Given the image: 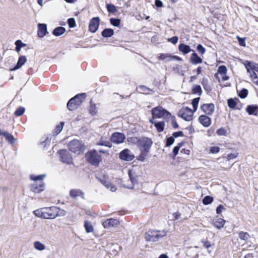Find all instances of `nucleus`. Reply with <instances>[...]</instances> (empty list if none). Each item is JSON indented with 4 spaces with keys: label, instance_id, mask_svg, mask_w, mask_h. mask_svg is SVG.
Instances as JSON below:
<instances>
[{
    "label": "nucleus",
    "instance_id": "56",
    "mask_svg": "<svg viewBox=\"0 0 258 258\" xmlns=\"http://www.w3.org/2000/svg\"><path fill=\"white\" fill-rule=\"evenodd\" d=\"M220 148L218 147H212L211 148L210 152L212 153H217L219 152Z\"/></svg>",
    "mask_w": 258,
    "mask_h": 258
},
{
    "label": "nucleus",
    "instance_id": "38",
    "mask_svg": "<svg viewBox=\"0 0 258 258\" xmlns=\"http://www.w3.org/2000/svg\"><path fill=\"white\" fill-rule=\"evenodd\" d=\"M84 227L87 233H90L93 231L94 229L90 222L86 221L84 223Z\"/></svg>",
    "mask_w": 258,
    "mask_h": 258
},
{
    "label": "nucleus",
    "instance_id": "44",
    "mask_svg": "<svg viewBox=\"0 0 258 258\" xmlns=\"http://www.w3.org/2000/svg\"><path fill=\"white\" fill-rule=\"evenodd\" d=\"M25 111L24 107L20 106L18 107L14 112V115L16 116H20L23 115Z\"/></svg>",
    "mask_w": 258,
    "mask_h": 258
},
{
    "label": "nucleus",
    "instance_id": "13",
    "mask_svg": "<svg viewBox=\"0 0 258 258\" xmlns=\"http://www.w3.org/2000/svg\"><path fill=\"white\" fill-rule=\"evenodd\" d=\"M100 24V18L98 17L92 18L89 24V31L95 33L98 30Z\"/></svg>",
    "mask_w": 258,
    "mask_h": 258
},
{
    "label": "nucleus",
    "instance_id": "52",
    "mask_svg": "<svg viewBox=\"0 0 258 258\" xmlns=\"http://www.w3.org/2000/svg\"><path fill=\"white\" fill-rule=\"evenodd\" d=\"M201 242L203 244L204 246L206 248H209L211 246V244L210 242L207 240L202 239L201 240Z\"/></svg>",
    "mask_w": 258,
    "mask_h": 258
},
{
    "label": "nucleus",
    "instance_id": "63",
    "mask_svg": "<svg viewBox=\"0 0 258 258\" xmlns=\"http://www.w3.org/2000/svg\"><path fill=\"white\" fill-rule=\"evenodd\" d=\"M98 152L100 153L108 154V150H105L104 149H98Z\"/></svg>",
    "mask_w": 258,
    "mask_h": 258
},
{
    "label": "nucleus",
    "instance_id": "16",
    "mask_svg": "<svg viewBox=\"0 0 258 258\" xmlns=\"http://www.w3.org/2000/svg\"><path fill=\"white\" fill-rule=\"evenodd\" d=\"M125 137L123 134L119 133H115L112 134L111 137V141L114 143L120 144L123 142Z\"/></svg>",
    "mask_w": 258,
    "mask_h": 258
},
{
    "label": "nucleus",
    "instance_id": "5",
    "mask_svg": "<svg viewBox=\"0 0 258 258\" xmlns=\"http://www.w3.org/2000/svg\"><path fill=\"white\" fill-rule=\"evenodd\" d=\"M86 96L85 93H82L78 94L72 98L67 103V107L68 109L70 111L77 109L85 101Z\"/></svg>",
    "mask_w": 258,
    "mask_h": 258
},
{
    "label": "nucleus",
    "instance_id": "39",
    "mask_svg": "<svg viewBox=\"0 0 258 258\" xmlns=\"http://www.w3.org/2000/svg\"><path fill=\"white\" fill-rule=\"evenodd\" d=\"M15 44L16 45V51L18 52H19L20 51L21 47L25 46L26 45V44L23 43L22 41L20 40H17L15 42Z\"/></svg>",
    "mask_w": 258,
    "mask_h": 258
},
{
    "label": "nucleus",
    "instance_id": "3",
    "mask_svg": "<svg viewBox=\"0 0 258 258\" xmlns=\"http://www.w3.org/2000/svg\"><path fill=\"white\" fill-rule=\"evenodd\" d=\"M59 208L52 206L37 209L33 213L36 216L43 219H53L59 216Z\"/></svg>",
    "mask_w": 258,
    "mask_h": 258
},
{
    "label": "nucleus",
    "instance_id": "11",
    "mask_svg": "<svg viewBox=\"0 0 258 258\" xmlns=\"http://www.w3.org/2000/svg\"><path fill=\"white\" fill-rule=\"evenodd\" d=\"M128 174L131 184H124L123 185L126 188L133 189L134 187L135 184L138 183V176L136 175L135 172L133 170H129L128 171Z\"/></svg>",
    "mask_w": 258,
    "mask_h": 258
},
{
    "label": "nucleus",
    "instance_id": "27",
    "mask_svg": "<svg viewBox=\"0 0 258 258\" xmlns=\"http://www.w3.org/2000/svg\"><path fill=\"white\" fill-rule=\"evenodd\" d=\"M88 111L89 113L92 116H94L96 115L98 111L96 105L92 101V100H91L90 101V105L88 107Z\"/></svg>",
    "mask_w": 258,
    "mask_h": 258
},
{
    "label": "nucleus",
    "instance_id": "7",
    "mask_svg": "<svg viewBox=\"0 0 258 258\" xmlns=\"http://www.w3.org/2000/svg\"><path fill=\"white\" fill-rule=\"evenodd\" d=\"M87 161L94 166H98L102 160L101 156L95 150H93L86 153Z\"/></svg>",
    "mask_w": 258,
    "mask_h": 258
},
{
    "label": "nucleus",
    "instance_id": "10",
    "mask_svg": "<svg viewBox=\"0 0 258 258\" xmlns=\"http://www.w3.org/2000/svg\"><path fill=\"white\" fill-rule=\"evenodd\" d=\"M200 110L205 115L211 116L215 111V105L213 103H203L200 106Z\"/></svg>",
    "mask_w": 258,
    "mask_h": 258
},
{
    "label": "nucleus",
    "instance_id": "54",
    "mask_svg": "<svg viewBox=\"0 0 258 258\" xmlns=\"http://www.w3.org/2000/svg\"><path fill=\"white\" fill-rule=\"evenodd\" d=\"M237 38L238 40L239 44L240 45L242 46H245V39L240 38L239 36L237 37Z\"/></svg>",
    "mask_w": 258,
    "mask_h": 258
},
{
    "label": "nucleus",
    "instance_id": "26",
    "mask_svg": "<svg viewBox=\"0 0 258 258\" xmlns=\"http://www.w3.org/2000/svg\"><path fill=\"white\" fill-rule=\"evenodd\" d=\"M246 111L249 115H256L258 113V106L256 105H248Z\"/></svg>",
    "mask_w": 258,
    "mask_h": 258
},
{
    "label": "nucleus",
    "instance_id": "8",
    "mask_svg": "<svg viewBox=\"0 0 258 258\" xmlns=\"http://www.w3.org/2000/svg\"><path fill=\"white\" fill-rule=\"evenodd\" d=\"M194 111L188 107H182L178 112V116L186 121H190L193 119Z\"/></svg>",
    "mask_w": 258,
    "mask_h": 258
},
{
    "label": "nucleus",
    "instance_id": "43",
    "mask_svg": "<svg viewBox=\"0 0 258 258\" xmlns=\"http://www.w3.org/2000/svg\"><path fill=\"white\" fill-rule=\"evenodd\" d=\"M200 99V97H197V98H194L191 101V104H192V105L193 107V109H192V110L194 112H195L197 110L198 107V104H199Z\"/></svg>",
    "mask_w": 258,
    "mask_h": 258
},
{
    "label": "nucleus",
    "instance_id": "41",
    "mask_svg": "<svg viewBox=\"0 0 258 258\" xmlns=\"http://www.w3.org/2000/svg\"><path fill=\"white\" fill-rule=\"evenodd\" d=\"M106 8L109 13H115L117 11L116 7L111 4H107Z\"/></svg>",
    "mask_w": 258,
    "mask_h": 258
},
{
    "label": "nucleus",
    "instance_id": "29",
    "mask_svg": "<svg viewBox=\"0 0 258 258\" xmlns=\"http://www.w3.org/2000/svg\"><path fill=\"white\" fill-rule=\"evenodd\" d=\"M178 49L179 51L183 54H187L191 51L189 46L183 43H180L178 46Z\"/></svg>",
    "mask_w": 258,
    "mask_h": 258
},
{
    "label": "nucleus",
    "instance_id": "37",
    "mask_svg": "<svg viewBox=\"0 0 258 258\" xmlns=\"http://www.w3.org/2000/svg\"><path fill=\"white\" fill-rule=\"evenodd\" d=\"M34 246L38 250L42 251L45 249V246L39 241H35L34 243Z\"/></svg>",
    "mask_w": 258,
    "mask_h": 258
},
{
    "label": "nucleus",
    "instance_id": "28",
    "mask_svg": "<svg viewBox=\"0 0 258 258\" xmlns=\"http://www.w3.org/2000/svg\"><path fill=\"white\" fill-rule=\"evenodd\" d=\"M190 62L194 64L201 63L203 61V59L196 52L191 54L190 57Z\"/></svg>",
    "mask_w": 258,
    "mask_h": 258
},
{
    "label": "nucleus",
    "instance_id": "25",
    "mask_svg": "<svg viewBox=\"0 0 258 258\" xmlns=\"http://www.w3.org/2000/svg\"><path fill=\"white\" fill-rule=\"evenodd\" d=\"M169 58L168 61L173 60L174 59L180 60V58L179 56H172L168 53H160L159 55L158 56L157 58L159 60H164L167 58Z\"/></svg>",
    "mask_w": 258,
    "mask_h": 258
},
{
    "label": "nucleus",
    "instance_id": "47",
    "mask_svg": "<svg viewBox=\"0 0 258 258\" xmlns=\"http://www.w3.org/2000/svg\"><path fill=\"white\" fill-rule=\"evenodd\" d=\"M213 201V198L210 196H206L203 199V203L204 205H208L211 204Z\"/></svg>",
    "mask_w": 258,
    "mask_h": 258
},
{
    "label": "nucleus",
    "instance_id": "17",
    "mask_svg": "<svg viewBox=\"0 0 258 258\" xmlns=\"http://www.w3.org/2000/svg\"><path fill=\"white\" fill-rule=\"evenodd\" d=\"M98 180L104 185L108 189H110L111 191H115L116 190V187L115 185H112L106 179L105 177H102L101 178L97 177Z\"/></svg>",
    "mask_w": 258,
    "mask_h": 258
},
{
    "label": "nucleus",
    "instance_id": "36",
    "mask_svg": "<svg viewBox=\"0 0 258 258\" xmlns=\"http://www.w3.org/2000/svg\"><path fill=\"white\" fill-rule=\"evenodd\" d=\"M224 224H225V220L221 218H219V219H218L217 220H216L214 222V225L218 229H220L223 227Z\"/></svg>",
    "mask_w": 258,
    "mask_h": 258
},
{
    "label": "nucleus",
    "instance_id": "15",
    "mask_svg": "<svg viewBox=\"0 0 258 258\" xmlns=\"http://www.w3.org/2000/svg\"><path fill=\"white\" fill-rule=\"evenodd\" d=\"M45 188V183L43 181L38 183H34L30 186L31 190L34 192L40 193L43 191Z\"/></svg>",
    "mask_w": 258,
    "mask_h": 258
},
{
    "label": "nucleus",
    "instance_id": "55",
    "mask_svg": "<svg viewBox=\"0 0 258 258\" xmlns=\"http://www.w3.org/2000/svg\"><path fill=\"white\" fill-rule=\"evenodd\" d=\"M225 210V208H224V207L222 205H220L219 206H218L216 209V213L217 214H220L222 212V210Z\"/></svg>",
    "mask_w": 258,
    "mask_h": 258
},
{
    "label": "nucleus",
    "instance_id": "30",
    "mask_svg": "<svg viewBox=\"0 0 258 258\" xmlns=\"http://www.w3.org/2000/svg\"><path fill=\"white\" fill-rule=\"evenodd\" d=\"M114 34V31L110 28H106L104 29L102 32L101 35L103 37L107 38L110 37Z\"/></svg>",
    "mask_w": 258,
    "mask_h": 258
},
{
    "label": "nucleus",
    "instance_id": "64",
    "mask_svg": "<svg viewBox=\"0 0 258 258\" xmlns=\"http://www.w3.org/2000/svg\"><path fill=\"white\" fill-rule=\"evenodd\" d=\"M180 152L181 153H184V154H187V155H188L189 154V152H190V151L188 150H186L185 149H182L181 151H180Z\"/></svg>",
    "mask_w": 258,
    "mask_h": 258
},
{
    "label": "nucleus",
    "instance_id": "51",
    "mask_svg": "<svg viewBox=\"0 0 258 258\" xmlns=\"http://www.w3.org/2000/svg\"><path fill=\"white\" fill-rule=\"evenodd\" d=\"M174 142V139L173 137H170L166 139V146L168 147L171 146L173 144Z\"/></svg>",
    "mask_w": 258,
    "mask_h": 258
},
{
    "label": "nucleus",
    "instance_id": "6",
    "mask_svg": "<svg viewBox=\"0 0 258 258\" xmlns=\"http://www.w3.org/2000/svg\"><path fill=\"white\" fill-rule=\"evenodd\" d=\"M167 233L165 230H149L145 234V238L148 241L156 242L165 236Z\"/></svg>",
    "mask_w": 258,
    "mask_h": 258
},
{
    "label": "nucleus",
    "instance_id": "19",
    "mask_svg": "<svg viewBox=\"0 0 258 258\" xmlns=\"http://www.w3.org/2000/svg\"><path fill=\"white\" fill-rule=\"evenodd\" d=\"M70 196L74 199H77L78 198L84 199V193L80 189H72L70 191Z\"/></svg>",
    "mask_w": 258,
    "mask_h": 258
},
{
    "label": "nucleus",
    "instance_id": "61",
    "mask_svg": "<svg viewBox=\"0 0 258 258\" xmlns=\"http://www.w3.org/2000/svg\"><path fill=\"white\" fill-rule=\"evenodd\" d=\"M64 122H60L58 125L56 126L55 129H62L64 126Z\"/></svg>",
    "mask_w": 258,
    "mask_h": 258
},
{
    "label": "nucleus",
    "instance_id": "50",
    "mask_svg": "<svg viewBox=\"0 0 258 258\" xmlns=\"http://www.w3.org/2000/svg\"><path fill=\"white\" fill-rule=\"evenodd\" d=\"M183 145L182 143H179L178 145L176 146H175L174 148H173V156L175 157L176 156L178 153V151H179V149L180 148V147H181V146Z\"/></svg>",
    "mask_w": 258,
    "mask_h": 258
},
{
    "label": "nucleus",
    "instance_id": "48",
    "mask_svg": "<svg viewBox=\"0 0 258 258\" xmlns=\"http://www.w3.org/2000/svg\"><path fill=\"white\" fill-rule=\"evenodd\" d=\"M197 50L201 55H203L206 52V49L201 44H198L197 47Z\"/></svg>",
    "mask_w": 258,
    "mask_h": 258
},
{
    "label": "nucleus",
    "instance_id": "57",
    "mask_svg": "<svg viewBox=\"0 0 258 258\" xmlns=\"http://www.w3.org/2000/svg\"><path fill=\"white\" fill-rule=\"evenodd\" d=\"M193 72H196L197 75L198 76L202 74V67L201 66H199L197 69L194 70Z\"/></svg>",
    "mask_w": 258,
    "mask_h": 258
},
{
    "label": "nucleus",
    "instance_id": "9",
    "mask_svg": "<svg viewBox=\"0 0 258 258\" xmlns=\"http://www.w3.org/2000/svg\"><path fill=\"white\" fill-rule=\"evenodd\" d=\"M69 149L77 154H80L83 152V146L79 140H74L68 145Z\"/></svg>",
    "mask_w": 258,
    "mask_h": 258
},
{
    "label": "nucleus",
    "instance_id": "53",
    "mask_svg": "<svg viewBox=\"0 0 258 258\" xmlns=\"http://www.w3.org/2000/svg\"><path fill=\"white\" fill-rule=\"evenodd\" d=\"M178 40V37H177V36H173V37H171L170 38H169L168 39V41L169 42H171L172 43H173L174 44H175L176 43H177Z\"/></svg>",
    "mask_w": 258,
    "mask_h": 258
},
{
    "label": "nucleus",
    "instance_id": "31",
    "mask_svg": "<svg viewBox=\"0 0 258 258\" xmlns=\"http://www.w3.org/2000/svg\"><path fill=\"white\" fill-rule=\"evenodd\" d=\"M66 32V29L62 27L55 28L52 32L53 35L55 36H59L62 35Z\"/></svg>",
    "mask_w": 258,
    "mask_h": 258
},
{
    "label": "nucleus",
    "instance_id": "32",
    "mask_svg": "<svg viewBox=\"0 0 258 258\" xmlns=\"http://www.w3.org/2000/svg\"><path fill=\"white\" fill-rule=\"evenodd\" d=\"M45 174H40L38 175H35L34 174L30 175V178L31 180L33 181L39 180L40 181H43L44 178L46 177Z\"/></svg>",
    "mask_w": 258,
    "mask_h": 258
},
{
    "label": "nucleus",
    "instance_id": "60",
    "mask_svg": "<svg viewBox=\"0 0 258 258\" xmlns=\"http://www.w3.org/2000/svg\"><path fill=\"white\" fill-rule=\"evenodd\" d=\"M183 135V133L181 131L175 132L173 134V137L176 138L179 136H182Z\"/></svg>",
    "mask_w": 258,
    "mask_h": 258
},
{
    "label": "nucleus",
    "instance_id": "62",
    "mask_svg": "<svg viewBox=\"0 0 258 258\" xmlns=\"http://www.w3.org/2000/svg\"><path fill=\"white\" fill-rule=\"evenodd\" d=\"M237 156V154H230L228 155V157L229 159L235 158Z\"/></svg>",
    "mask_w": 258,
    "mask_h": 258
},
{
    "label": "nucleus",
    "instance_id": "59",
    "mask_svg": "<svg viewBox=\"0 0 258 258\" xmlns=\"http://www.w3.org/2000/svg\"><path fill=\"white\" fill-rule=\"evenodd\" d=\"M155 4L157 7H162L163 6L162 2L160 0H155Z\"/></svg>",
    "mask_w": 258,
    "mask_h": 258
},
{
    "label": "nucleus",
    "instance_id": "34",
    "mask_svg": "<svg viewBox=\"0 0 258 258\" xmlns=\"http://www.w3.org/2000/svg\"><path fill=\"white\" fill-rule=\"evenodd\" d=\"M192 93L194 94H198L199 95H201L202 93V90L201 86L199 85H194L192 90Z\"/></svg>",
    "mask_w": 258,
    "mask_h": 258
},
{
    "label": "nucleus",
    "instance_id": "4",
    "mask_svg": "<svg viewBox=\"0 0 258 258\" xmlns=\"http://www.w3.org/2000/svg\"><path fill=\"white\" fill-rule=\"evenodd\" d=\"M253 84L258 86V63L246 60L243 63Z\"/></svg>",
    "mask_w": 258,
    "mask_h": 258
},
{
    "label": "nucleus",
    "instance_id": "12",
    "mask_svg": "<svg viewBox=\"0 0 258 258\" xmlns=\"http://www.w3.org/2000/svg\"><path fill=\"white\" fill-rule=\"evenodd\" d=\"M60 160L63 163L70 164L72 162V157L70 153L65 150H60L58 152Z\"/></svg>",
    "mask_w": 258,
    "mask_h": 258
},
{
    "label": "nucleus",
    "instance_id": "1",
    "mask_svg": "<svg viewBox=\"0 0 258 258\" xmlns=\"http://www.w3.org/2000/svg\"><path fill=\"white\" fill-rule=\"evenodd\" d=\"M151 112L152 118L149 119V122L154 125L156 129L178 127L175 116L162 106L153 108Z\"/></svg>",
    "mask_w": 258,
    "mask_h": 258
},
{
    "label": "nucleus",
    "instance_id": "21",
    "mask_svg": "<svg viewBox=\"0 0 258 258\" xmlns=\"http://www.w3.org/2000/svg\"><path fill=\"white\" fill-rule=\"evenodd\" d=\"M48 32L47 26L45 24H39L38 25L37 35L39 38H43Z\"/></svg>",
    "mask_w": 258,
    "mask_h": 258
},
{
    "label": "nucleus",
    "instance_id": "14",
    "mask_svg": "<svg viewBox=\"0 0 258 258\" xmlns=\"http://www.w3.org/2000/svg\"><path fill=\"white\" fill-rule=\"evenodd\" d=\"M119 158L121 160L129 161H132L135 158V156L131 153V151L126 149L120 153Z\"/></svg>",
    "mask_w": 258,
    "mask_h": 258
},
{
    "label": "nucleus",
    "instance_id": "58",
    "mask_svg": "<svg viewBox=\"0 0 258 258\" xmlns=\"http://www.w3.org/2000/svg\"><path fill=\"white\" fill-rule=\"evenodd\" d=\"M216 134L218 136H226L227 134L226 130H217Z\"/></svg>",
    "mask_w": 258,
    "mask_h": 258
},
{
    "label": "nucleus",
    "instance_id": "35",
    "mask_svg": "<svg viewBox=\"0 0 258 258\" xmlns=\"http://www.w3.org/2000/svg\"><path fill=\"white\" fill-rule=\"evenodd\" d=\"M97 146H102L110 148L112 146L111 142L101 139L100 141L96 144Z\"/></svg>",
    "mask_w": 258,
    "mask_h": 258
},
{
    "label": "nucleus",
    "instance_id": "23",
    "mask_svg": "<svg viewBox=\"0 0 258 258\" xmlns=\"http://www.w3.org/2000/svg\"><path fill=\"white\" fill-rule=\"evenodd\" d=\"M227 69L225 66H220L218 69V72L222 75V80L223 81H227L229 79V77L227 76Z\"/></svg>",
    "mask_w": 258,
    "mask_h": 258
},
{
    "label": "nucleus",
    "instance_id": "45",
    "mask_svg": "<svg viewBox=\"0 0 258 258\" xmlns=\"http://www.w3.org/2000/svg\"><path fill=\"white\" fill-rule=\"evenodd\" d=\"M228 106L230 108H235L236 105H237V102L235 100L230 98L227 101Z\"/></svg>",
    "mask_w": 258,
    "mask_h": 258
},
{
    "label": "nucleus",
    "instance_id": "20",
    "mask_svg": "<svg viewBox=\"0 0 258 258\" xmlns=\"http://www.w3.org/2000/svg\"><path fill=\"white\" fill-rule=\"evenodd\" d=\"M118 220L114 219H107L103 222L102 225L105 228H108L112 227H116L118 225Z\"/></svg>",
    "mask_w": 258,
    "mask_h": 258
},
{
    "label": "nucleus",
    "instance_id": "49",
    "mask_svg": "<svg viewBox=\"0 0 258 258\" xmlns=\"http://www.w3.org/2000/svg\"><path fill=\"white\" fill-rule=\"evenodd\" d=\"M68 24L70 28H74L76 26V21L74 18H71L68 20Z\"/></svg>",
    "mask_w": 258,
    "mask_h": 258
},
{
    "label": "nucleus",
    "instance_id": "2",
    "mask_svg": "<svg viewBox=\"0 0 258 258\" xmlns=\"http://www.w3.org/2000/svg\"><path fill=\"white\" fill-rule=\"evenodd\" d=\"M131 139L134 143L138 144L141 151L140 157L142 158V161H144L153 145V141L150 138L147 137H142L139 139L131 138Z\"/></svg>",
    "mask_w": 258,
    "mask_h": 258
},
{
    "label": "nucleus",
    "instance_id": "24",
    "mask_svg": "<svg viewBox=\"0 0 258 258\" xmlns=\"http://www.w3.org/2000/svg\"><path fill=\"white\" fill-rule=\"evenodd\" d=\"M27 61V58L24 55H21L19 57L18 61L17 64L14 68L11 69V71H15L20 69L23 66Z\"/></svg>",
    "mask_w": 258,
    "mask_h": 258
},
{
    "label": "nucleus",
    "instance_id": "33",
    "mask_svg": "<svg viewBox=\"0 0 258 258\" xmlns=\"http://www.w3.org/2000/svg\"><path fill=\"white\" fill-rule=\"evenodd\" d=\"M139 89L141 91V93L145 94H149L151 92H154L152 89H150L149 88H148L147 87L144 86V85L140 86Z\"/></svg>",
    "mask_w": 258,
    "mask_h": 258
},
{
    "label": "nucleus",
    "instance_id": "46",
    "mask_svg": "<svg viewBox=\"0 0 258 258\" xmlns=\"http://www.w3.org/2000/svg\"><path fill=\"white\" fill-rule=\"evenodd\" d=\"M248 91L246 89H242L238 94V96L242 99L245 98L248 95Z\"/></svg>",
    "mask_w": 258,
    "mask_h": 258
},
{
    "label": "nucleus",
    "instance_id": "18",
    "mask_svg": "<svg viewBox=\"0 0 258 258\" xmlns=\"http://www.w3.org/2000/svg\"><path fill=\"white\" fill-rule=\"evenodd\" d=\"M210 115L202 114L199 117V122L204 126L208 127L211 124V119L209 117Z\"/></svg>",
    "mask_w": 258,
    "mask_h": 258
},
{
    "label": "nucleus",
    "instance_id": "40",
    "mask_svg": "<svg viewBox=\"0 0 258 258\" xmlns=\"http://www.w3.org/2000/svg\"><path fill=\"white\" fill-rule=\"evenodd\" d=\"M239 237L241 240L246 241L250 238V235L247 232H240L238 233Z\"/></svg>",
    "mask_w": 258,
    "mask_h": 258
},
{
    "label": "nucleus",
    "instance_id": "42",
    "mask_svg": "<svg viewBox=\"0 0 258 258\" xmlns=\"http://www.w3.org/2000/svg\"><path fill=\"white\" fill-rule=\"evenodd\" d=\"M110 23L113 26L119 27L121 23V20L117 18H110Z\"/></svg>",
    "mask_w": 258,
    "mask_h": 258
},
{
    "label": "nucleus",
    "instance_id": "22",
    "mask_svg": "<svg viewBox=\"0 0 258 258\" xmlns=\"http://www.w3.org/2000/svg\"><path fill=\"white\" fill-rule=\"evenodd\" d=\"M1 135L3 136L11 145H14L17 141L16 139L12 134L7 132L1 131Z\"/></svg>",
    "mask_w": 258,
    "mask_h": 258
}]
</instances>
